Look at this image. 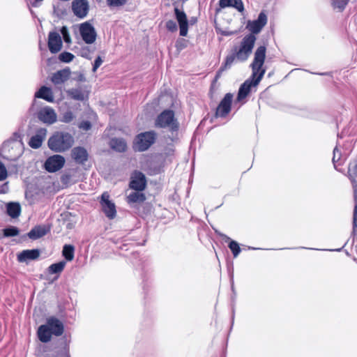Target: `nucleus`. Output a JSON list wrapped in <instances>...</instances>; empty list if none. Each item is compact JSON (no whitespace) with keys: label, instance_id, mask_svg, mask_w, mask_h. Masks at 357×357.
I'll use <instances>...</instances> for the list:
<instances>
[{"label":"nucleus","instance_id":"nucleus-25","mask_svg":"<svg viewBox=\"0 0 357 357\" xmlns=\"http://www.w3.org/2000/svg\"><path fill=\"white\" fill-rule=\"evenodd\" d=\"M7 214L12 218H17L21 213V206L18 202H9L6 204Z\"/></svg>","mask_w":357,"mask_h":357},{"label":"nucleus","instance_id":"nucleus-34","mask_svg":"<svg viewBox=\"0 0 357 357\" xmlns=\"http://www.w3.org/2000/svg\"><path fill=\"white\" fill-rule=\"evenodd\" d=\"M348 173L352 183H356L355 178L357 177V160L349 163Z\"/></svg>","mask_w":357,"mask_h":357},{"label":"nucleus","instance_id":"nucleus-43","mask_svg":"<svg viewBox=\"0 0 357 357\" xmlns=\"http://www.w3.org/2000/svg\"><path fill=\"white\" fill-rule=\"evenodd\" d=\"M8 176V172L4 165L0 161V181H4Z\"/></svg>","mask_w":357,"mask_h":357},{"label":"nucleus","instance_id":"nucleus-8","mask_svg":"<svg viewBox=\"0 0 357 357\" xmlns=\"http://www.w3.org/2000/svg\"><path fill=\"white\" fill-rule=\"evenodd\" d=\"M65 158L61 155H54L47 158L45 168L49 172H56L61 169L65 164Z\"/></svg>","mask_w":357,"mask_h":357},{"label":"nucleus","instance_id":"nucleus-42","mask_svg":"<svg viewBox=\"0 0 357 357\" xmlns=\"http://www.w3.org/2000/svg\"><path fill=\"white\" fill-rule=\"evenodd\" d=\"M127 0H107V5L109 6L117 7L126 4Z\"/></svg>","mask_w":357,"mask_h":357},{"label":"nucleus","instance_id":"nucleus-9","mask_svg":"<svg viewBox=\"0 0 357 357\" xmlns=\"http://www.w3.org/2000/svg\"><path fill=\"white\" fill-rule=\"evenodd\" d=\"M100 204L105 215L110 220L116 217V211L114 203L109 200L108 192H103L101 196Z\"/></svg>","mask_w":357,"mask_h":357},{"label":"nucleus","instance_id":"nucleus-11","mask_svg":"<svg viewBox=\"0 0 357 357\" xmlns=\"http://www.w3.org/2000/svg\"><path fill=\"white\" fill-rule=\"evenodd\" d=\"M233 95L230 93H227L218 105L215 116L218 117H225L231 111Z\"/></svg>","mask_w":357,"mask_h":357},{"label":"nucleus","instance_id":"nucleus-54","mask_svg":"<svg viewBox=\"0 0 357 357\" xmlns=\"http://www.w3.org/2000/svg\"><path fill=\"white\" fill-rule=\"evenodd\" d=\"M249 249H250V250H256L257 248H252V247H249Z\"/></svg>","mask_w":357,"mask_h":357},{"label":"nucleus","instance_id":"nucleus-30","mask_svg":"<svg viewBox=\"0 0 357 357\" xmlns=\"http://www.w3.org/2000/svg\"><path fill=\"white\" fill-rule=\"evenodd\" d=\"M145 195L143 193L139 192V191L133 192L128 196V202L141 203L143 202L145 200Z\"/></svg>","mask_w":357,"mask_h":357},{"label":"nucleus","instance_id":"nucleus-24","mask_svg":"<svg viewBox=\"0 0 357 357\" xmlns=\"http://www.w3.org/2000/svg\"><path fill=\"white\" fill-rule=\"evenodd\" d=\"M35 97L44 99L48 102L54 101V96L50 88L45 86H42L36 93Z\"/></svg>","mask_w":357,"mask_h":357},{"label":"nucleus","instance_id":"nucleus-13","mask_svg":"<svg viewBox=\"0 0 357 357\" xmlns=\"http://www.w3.org/2000/svg\"><path fill=\"white\" fill-rule=\"evenodd\" d=\"M72 10L77 17L84 18L89 12V5L87 0H74L72 2Z\"/></svg>","mask_w":357,"mask_h":357},{"label":"nucleus","instance_id":"nucleus-6","mask_svg":"<svg viewBox=\"0 0 357 357\" xmlns=\"http://www.w3.org/2000/svg\"><path fill=\"white\" fill-rule=\"evenodd\" d=\"M155 131H148L139 133L135 139L134 147L139 151H146L155 141Z\"/></svg>","mask_w":357,"mask_h":357},{"label":"nucleus","instance_id":"nucleus-48","mask_svg":"<svg viewBox=\"0 0 357 357\" xmlns=\"http://www.w3.org/2000/svg\"><path fill=\"white\" fill-rule=\"evenodd\" d=\"M8 183H6L2 185L0 191L1 193H6L8 192Z\"/></svg>","mask_w":357,"mask_h":357},{"label":"nucleus","instance_id":"nucleus-5","mask_svg":"<svg viewBox=\"0 0 357 357\" xmlns=\"http://www.w3.org/2000/svg\"><path fill=\"white\" fill-rule=\"evenodd\" d=\"M256 37L253 34L246 35L242 40L239 49L236 51V59L240 61H246L252 52Z\"/></svg>","mask_w":357,"mask_h":357},{"label":"nucleus","instance_id":"nucleus-27","mask_svg":"<svg viewBox=\"0 0 357 357\" xmlns=\"http://www.w3.org/2000/svg\"><path fill=\"white\" fill-rule=\"evenodd\" d=\"M110 147L118 152H123L126 151L127 144L126 141L122 138H113L109 142Z\"/></svg>","mask_w":357,"mask_h":357},{"label":"nucleus","instance_id":"nucleus-39","mask_svg":"<svg viewBox=\"0 0 357 357\" xmlns=\"http://www.w3.org/2000/svg\"><path fill=\"white\" fill-rule=\"evenodd\" d=\"M349 0H333V6L340 10H342L347 5Z\"/></svg>","mask_w":357,"mask_h":357},{"label":"nucleus","instance_id":"nucleus-55","mask_svg":"<svg viewBox=\"0 0 357 357\" xmlns=\"http://www.w3.org/2000/svg\"><path fill=\"white\" fill-rule=\"evenodd\" d=\"M336 250V251H340V250H341V249H337V250Z\"/></svg>","mask_w":357,"mask_h":357},{"label":"nucleus","instance_id":"nucleus-21","mask_svg":"<svg viewBox=\"0 0 357 357\" xmlns=\"http://www.w3.org/2000/svg\"><path fill=\"white\" fill-rule=\"evenodd\" d=\"M40 256V251L38 249L26 250L20 252L17 256V259L20 262H24L28 260H35Z\"/></svg>","mask_w":357,"mask_h":357},{"label":"nucleus","instance_id":"nucleus-26","mask_svg":"<svg viewBox=\"0 0 357 357\" xmlns=\"http://www.w3.org/2000/svg\"><path fill=\"white\" fill-rule=\"evenodd\" d=\"M48 230L45 226L38 225L33 227L28 234L29 238L36 240L40 238L47 233Z\"/></svg>","mask_w":357,"mask_h":357},{"label":"nucleus","instance_id":"nucleus-51","mask_svg":"<svg viewBox=\"0 0 357 357\" xmlns=\"http://www.w3.org/2000/svg\"><path fill=\"white\" fill-rule=\"evenodd\" d=\"M81 56L82 57H85V58H87L88 57V50H83L82 53H81Z\"/></svg>","mask_w":357,"mask_h":357},{"label":"nucleus","instance_id":"nucleus-14","mask_svg":"<svg viewBox=\"0 0 357 357\" xmlns=\"http://www.w3.org/2000/svg\"><path fill=\"white\" fill-rule=\"evenodd\" d=\"M47 45L51 53L59 52L62 48V40L60 34L55 31L50 32Z\"/></svg>","mask_w":357,"mask_h":357},{"label":"nucleus","instance_id":"nucleus-41","mask_svg":"<svg viewBox=\"0 0 357 357\" xmlns=\"http://www.w3.org/2000/svg\"><path fill=\"white\" fill-rule=\"evenodd\" d=\"M73 119L74 115L73 112L70 111H67L63 114L61 121L64 123H70L73 120Z\"/></svg>","mask_w":357,"mask_h":357},{"label":"nucleus","instance_id":"nucleus-15","mask_svg":"<svg viewBox=\"0 0 357 357\" xmlns=\"http://www.w3.org/2000/svg\"><path fill=\"white\" fill-rule=\"evenodd\" d=\"M146 185V177L140 172H135L131 176L130 188L137 190L142 191L145 189Z\"/></svg>","mask_w":357,"mask_h":357},{"label":"nucleus","instance_id":"nucleus-10","mask_svg":"<svg viewBox=\"0 0 357 357\" xmlns=\"http://www.w3.org/2000/svg\"><path fill=\"white\" fill-rule=\"evenodd\" d=\"M267 16L264 12H261L256 20H249L246 28L252 33L251 34L259 33L267 23Z\"/></svg>","mask_w":357,"mask_h":357},{"label":"nucleus","instance_id":"nucleus-2","mask_svg":"<svg viewBox=\"0 0 357 357\" xmlns=\"http://www.w3.org/2000/svg\"><path fill=\"white\" fill-rule=\"evenodd\" d=\"M24 150V143L20 135L15 133L14 139L3 144L1 149V155L8 160L16 161L23 154Z\"/></svg>","mask_w":357,"mask_h":357},{"label":"nucleus","instance_id":"nucleus-22","mask_svg":"<svg viewBox=\"0 0 357 357\" xmlns=\"http://www.w3.org/2000/svg\"><path fill=\"white\" fill-rule=\"evenodd\" d=\"M219 6L222 8L233 7L241 13L244 10V6L242 0H220Z\"/></svg>","mask_w":357,"mask_h":357},{"label":"nucleus","instance_id":"nucleus-53","mask_svg":"<svg viewBox=\"0 0 357 357\" xmlns=\"http://www.w3.org/2000/svg\"><path fill=\"white\" fill-rule=\"evenodd\" d=\"M190 21H191V22L194 23V22H196V19L195 18H192Z\"/></svg>","mask_w":357,"mask_h":357},{"label":"nucleus","instance_id":"nucleus-49","mask_svg":"<svg viewBox=\"0 0 357 357\" xmlns=\"http://www.w3.org/2000/svg\"><path fill=\"white\" fill-rule=\"evenodd\" d=\"M220 235L222 238V239L225 240V242H227V241L230 242L231 241L230 239V238L229 236H227V235H225V234H221Z\"/></svg>","mask_w":357,"mask_h":357},{"label":"nucleus","instance_id":"nucleus-35","mask_svg":"<svg viewBox=\"0 0 357 357\" xmlns=\"http://www.w3.org/2000/svg\"><path fill=\"white\" fill-rule=\"evenodd\" d=\"M354 201L355 206L354 210V217H353V229L356 230L357 228V184H354Z\"/></svg>","mask_w":357,"mask_h":357},{"label":"nucleus","instance_id":"nucleus-3","mask_svg":"<svg viewBox=\"0 0 357 357\" xmlns=\"http://www.w3.org/2000/svg\"><path fill=\"white\" fill-rule=\"evenodd\" d=\"M74 143L73 137L64 132H56L48 139V147L56 153L64 152L72 147Z\"/></svg>","mask_w":357,"mask_h":357},{"label":"nucleus","instance_id":"nucleus-19","mask_svg":"<svg viewBox=\"0 0 357 357\" xmlns=\"http://www.w3.org/2000/svg\"><path fill=\"white\" fill-rule=\"evenodd\" d=\"M70 73L69 68L58 70L52 75L51 81L56 85L63 84L69 79Z\"/></svg>","mask_w":357,"mask_h":357},{"label":"nucleus","instance_id":"nucleus-33","mask_svg":"<svg viewBox=\"0 0 357 357\" xmlns=\"http://www.w3.org/2000/svg\"><path fill=\"white\" fill-rule=\"evenodd\" d=\"M54 14L61 18L67 15L66 6L63 3H56L54 5Z\"/></svg>","mask_w":357,"mask_h":357},{"label":"nucleus","instance_id":"nucleus-36","mask_svg":"<svg viewBox=\"0 0 357 357\" xmlns=\"http://www.w3.org/2000/svg\"><path fill=\"white\" fill-rule=\"evenodd\" d=\"M19 229L14 226H10L4 229H3V236L4 237H12L16 236L19 234Z\"/></svg>","mask_w":357,"mask_h":357},{"label":"nucleus","instance_id":"nucleus-28","mask_svg":"<svg viewBox=\"0 0 357 357\" xmlns=\"http://www.w3.org/2000/svg\"><path fill=\"white\" fill-rule=\"evenodd\" d=\"M236 59V52H234V53H232V54L228 55L226 57L224 64L220 67V68L218 71L216 77H220L221 73L224 70L229 68L231 66V65L233 64V63L234 62Z\"/></svg>","mask_w":357,"mask_h":357},{"label":"nucleus","instance_id":"nucleus-23","mask_svg":"<svg viewBox=\"0 0 357 357\" xmlns=\"http://www.w3.org/2000/svg\"><path fill=\"white\" fill-rule=\"evenodd\" d=\"M37 333L40 342L46 343L51 340L52 334L46 324L39 326Z\"/></svg>","mask_w":357,"mask_h":357},{"label":"nucleus","instance_id":"nucleus-52","mask_svg":"<svg viewBox=\"0 0 357 357\" xmlns=\"http://www.w3.org/2000/svg\"><path fill=\"white\" fill-rule=\"evenodd\" d=\"M70 176L69 175H63L62 176V181L63 182H66L67 180H68L70 178Z\"/></svg>","mask_w":357,"mask_h":357},{"label":"nucleus","instance_id":"nucleus-7","mask_svg":"<svg viewBox=\"0 0 357 357\" xmlns=\"http://www.w3.org/2000/svg\"><path fill=\"white\" fill-rule=\"evenodd\" d=\"M79 30L80 36L85 43L90 45L96 41L97 33L91 23L89 22L82 23L79 25Z\"/></svg>","mask_w":357,"mask_h":357},{"label":"nucleus","instance_id":"nucleus-12","mask_svg":"<svg viewBox=\"0 0 357 357\" xmlns=\"http://www.w3.org/2000/svg\"><path fill=\"white\" fill-rule=\"evenodd\" d=\"M38 118L43 123L51 125L56 121L57 116L52 107L47 106L39 110Z\"/></svg>","mask_w":357,"mask_h":357},{"label":"nucleus","instance_id":"nucleus-56","mask_svg":"<svg viewBox=\"0 0 357 357\" xmlns=\"http://www.w3.org/2000/svg\"><path fill=\"white\" fill-rule=\"evenodd\" d=\"M2 237V236L0 235V238Z\"/></svg>","mask_w":357,"mask_h":357},{"label":"nucleus","instance_id":"nucleus-32","mask_svg":"<svg viewBox=\"0 0 357 357\" xmlns=\"http://www.w3.org/2000/svg\"><path fill=\"white\" fill-rule=\"evenodd\" d=\"M75 248L72 245H65L63 248L62 255L67 261L74 259Z\"/></svg>","mask_w":357,"mask_h":357},{"label":"nucleus","instance_id":"nucleus-45","mask_svg":"<svg viewBox=\"0 0 357 357\" xmlns=\"http://www.w3.org/2000/svg\"><path fill=\"white\" fill-rule=\"evenodd\" d=\"M340 159V151L337 149V147H335L333 150V162L334 165L337 162H338Z\"/></svg>","mask_w":357,"mask_h":357},{"label":"nucleus","instance_id":"nucleus-44","mask_svg":"<svg viewBox=\"0 0 357 357\" xmlns=\"http://www.w3.org/2000/svg\"><path fill=\"white\" fill-rule=\"evenodd\" d=\"M167 29L170 31H175L177 30L176 23L173 20H169L166 23Z\"/></svg>","mask_w":357,"mask_h":357},{"label":"nucleus","instance_id":"nucleus-18","mask_svg":"<svg viewBox=\"0 0 357 357\" xmlns=\"http://www.w3.org/2000/svg\"><path fill=\"white\" fill-rule=\"evenodd\" d=\"M46 325L49 326L52 335L60 336L63 333V325L56 318L51 317L47 319Z\"/></svg>","mask_w":357,"mask_h":357},{"label":"nucleus","instance_id":"nucleus-1","mask_svg":"<svg viewBox=\"0 0 357 357\" xmlns=\"http://www.w3.org/2000/svg\"><path fill=\"white\" fill-rule=\"evenodd\" d=\"M266 47L259 46L255 52L254 59L250 64L252 75L240 86L238 92L237 100L238 101L245 98L251 91L252 87H257L262 79L266 68L264 67L266 59Z\"/></svg>","mask_w":357,"mask_h":357},{"label":"nucleus","instance_id":"nucleus-17","mask_svg":"<svg viewBox=\"0 0 357 357\" xmlns=\"http://www.w3.org/2000/svg\"><path fill=\"white\" fill-rule=\"evenodd\" d=\"M46 135L47 130L45 128L38 130L36 135L30 138L29 142V146L35 149L40 148L45 139Z\"/></svg>","mask_w":357,"mask_h":357},{"label":"nucleus","instance_id":"nucleus-20","mask_svg":"<svg viewBox=\"0 0 357 357\" xmlns=\"http://www.w3.org/2000/svg\"><path fill=\"white\" fill-rule=\"evenodd\" d=\"M72 158L78 164H84L88 160V152L81 146H77L72 150Z\"/></svg>","mask_w":357,"mask_h":357},{"label":"nucleus","instance_id":"nucleus-4","mask_svg":"<svg viewBox=\"0 0 357 357\" xmlns=\"http://www.w3.org/2000/svg\"><path fill=\"white\" fill-rule=\"evenodd\" d=\"M154 124L155 128L167 129L171 132L177 131L179 127L174 112L171 109H165L158 115Z\"/></svg>","mask_w":357,"mask_h":357},{"label":"nucleus","instance_id":"nucleus-38","mask_svg":"<svg viewBox=\"0 0 357 357\" xmlns=\"http://www.w3.org/2000/svg\"><path fill=\"white\" fill-rule=\"evenodd\" d=\"M74 57L75 56L68 52H63L59 55V59L63 63L71 62Z\"/></svg>","mask_w":357,"mask_h":357},{"label":"nucleus","instance_id":"nucleus-47","mask_svg":"<svg viewBox=\"0 0 357 357\" xmlns=\"http://www.w3.org/2000/svg\"><path fill=\"white\" fill-rule=\"evenodd\" d=\"M91 127V123L88 121H82L79 125V128L84 130H89Z\"/></svg>","mask_w":357,"mask_h":357},{"label":"nucleus","instance_id":"nucleus-40","mask_svg":"<svg viewBox=\"0 0 357 357\" xmlns=\"http://www.w3.org/2000/svg\"><path fill=\"white\" fill-rule=\"evenodd\" d=\"M60 31H61V33L62 34L64 42L66 43H70L71 38H70V33H69L67 26H62Z\"/></svg>","mask_w":357,"mask_h":357},{"label":"nucleus","instance_id":"nucleus-31","mask_svg":"<svg viewBox=\"0 0 357 357\" xmlns=\"http://www.w3.org/2000/svg\"><path fill=\"white\" fill-rule=\"evenodd\" d=\"M67 93L74 100H84L85 98L84 92L81 89H71Z\"/></svg>","mask_w":357,"mask_h":357},{"label":"nucleus","instance_id":"nucleus-29","mask_svg":"<svg viewBox=\"0 0 357 357\" xmlns=\"http://www.w3.org/2000/svg\"><path fill=\"white\" fill-rule=\"evenodd\" d=\"M66 264V263L65 261H61L58 263L52 264L48 267V273L50 274H59L63 271Z\"/></svg>","mask_w":357,"mask_h":357},{"label":"nucleus","instance_id":"nucleus-37","mask_svg":"<svg viewBox=\"0 0 357 357\" xmlns=\"http://www.w3.org/2000/svg\"><path fill=\"white\" fill-rule=\"evenodd\" d=\"M229 248L232 252L234 257H237L241 251L238 243L235 241H231L229 242Z\"/></svg>","mask_w":357,"mask_h":357},{"label":"nucleus","instance_id":"nucleus-50","mask_svg":"<svg viewBox=\"0 0 357 357\" xmlns=\"http://www.w3.org/2000/svg\"><path fill=\"white\" fill-rule=\"evenodd\" d=\"M220 235L222 238V239L225 240V242H227V241L230 242L231 241L230 239V238L229 236H227V235H225V234H221Z\"/></svg>","mask_w":357,"mask_h":357},{"label":"nucleus","instance_id":"nucleus-46","mask_svg":"<svg viewBox=\"0 0 357 357\" xmlns=\"http://www.w3.org/2000/svg\"><path fill=\"white\" fill-rule=\"evenodd\" d=\"M102 63V59H101L100 56H98L96 59L93 66V72H96Z\"/></svg>","mask_w":357,"mask_h":357},{"label":"nucleus","instance_id":"nucleus-16","mask_svg":"<svg viewBox=\"0 0 357 357\" xmlns=\"http://www.w3.org/2000/svg\"><path fill=\"white\" fill-rule=\"evenodd\" d=\"M174 13L176 19L179 24L180 35L181 36H187L188 31V22L185 13L178 8H174Z\"/></svg>","mask_w":357,"mask_h":357}]
</instances>
